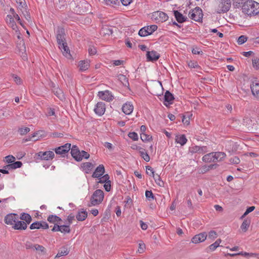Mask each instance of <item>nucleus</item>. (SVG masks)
Returning a JSON list of instances; mask_svg holds the SVG:
<instances>
[{
    "label": "nucleus",
    "instance_id": "23",
    "mask_svg": "<svg viewBox=\"0 0 259 259\" xmlns=\"http://www.w3.org/2000/svg\"><path fill=\"white\" fill-rule=\"evenodd\" d=\"M213 155L214 162L222 161L226 156V153L222 152H215Z\"/></svg>",
    "mask_w": 259,
    "mask_h": 259
},
{
    "label": "nucleus",
    "instance_id": "40",
    "mask_svg": "<svg viewBox=\"0 0 259 259\" xmlns=\"http://www.w3.org/2000/svg\"><path fill=\"white\" fill-rule=\"evenodd\" d=\"M99 178L100 180L98 182L100 183H107L110 182V181L109 180L110 177L108 174H106L104 175L102 177H100Z\"/></svg>",
    "mask_w": 259,
    "mask_h": 259
},
{
    "label": "nucleus",
    "instance_id": "53",
    "mask_svg": "<svg viewBox=\"0 0 259 259\" xmlns=\"http://www.w3.org/2000/svg\"><path fill=\"white\" fill-rule=\"evenodd\" d=\"M55 152L57 154H63L67 153V150L62 148V147H59L55 149Z\"/></svg>",
    "mask_w": 259,
    "mask_h": 259
},
{
    "label": "nucleus",
    "instance_id": "39",
    "mask_svg": "<svg viewBox=\"0 0 259 259\" xmlns=\"http://www.w3.org/2000/svg\"><path fill=\"white\" fill-rule=\"evenodd\" d=\"M138 34L141 36H146L149 35L147 28L146 26L142 28L139 30Z\"/></svg>",
    "mask_w": 259,
    "mask_h": 259
},
{
    "label": "nucleus",
    "instance_id": "56",
    "mask_svg": "<svg viewBox=\"0 0 259 259\" xmlns=\"http://www.w3.org/2000/svg\"><path fill=\"white\" fill-rule=\"evenodd\" d=\"M218 236L217 232L214 231H210L208 233V238L214 240Z\"/></svg>",
    "mask_w": 259,
    "mask_h": 259
},
{
    "label": "nucleus",
    "instance_id": "59",
    "mask_svg": "<svg viewBox=\"0 0 259 259\" xmlns=\"http://www.w3.org/2000/svg\"><path fill=\"white\" fill-rule=\"evenodd\" d=\"M145 249V245L144 243L141 242L139 244L138 252L140 253H143Z\"/></svg>",
    "mask_w": 259,
    "mask_h": 259
},
{
    "label": "nucleus",
    "instance_id": "2",
    "mask_svg": "<svg viewBox=\"0 0 259 259\" xmlns=\"http://www.w3.org/2000/svg\"><path fill=\"white\" fill-rule=\"evenodd\" d=\"M104 192L100 189L96 190L91 197L90 201L91 205L90 206H95L100 204L104 199Z\"/></svg>",
    "mask_w": 259,
    "mask_h": 259
},
{
    "label": "nucleus",
    "instance_id": "17",
    "mask_svg": "<svg viewBox=\"0 0 259 259\" xmlns=\"http://www.w3.org/2000/svg\"><path fill=\"white\" fill-rule=\"evenodd\" d=\"M189 150L190 152L192 153H198L203 154L207 152V147L206 146L200 147L198 146H195L191 147Z\"/></svg>",
    "mask_w": 259,
    "mask_h": 259
},
{
    "label": "nucleus",
    "instance_id": "30",
    "mask_svg": "<svg viewBox=\"0 0 259 259\" xmlns=\"http://www.w3.org/2000/svg\"><path fill=\"white\" fill-rule=\"evenodd\" d=\"M78 66L81 71H85L88 69L90 66L89 62L87 60L81 61L79 62Z\"/></svg>",
    "mask_w": 259,
    "mask_h": 259
},
{
    "label": "nucleus",
    "instance_id": "60",
    "mask_svg": "<svg viewBox=\"0 0 259 259\" xmlns=\"http://www.w3.org/2000/svg\"><path fill=\"white\" fill-rule=\"evenodd\" d=\"M252 65L253 67H255L256 68H259V59L256 58L252 60Z\"/></svg>",
    "mask_w": 259,
    "mask_h": 259
},
{
    "label": "nucleus",
    "instance_id": "34",
    "mask_svg": "<svg viewBox=\"0 0 259 259\" xmlns=\"http://www.w3.org/2000/svg\"><path fill=\"white\" fill-rule=\"evenodd\" d=\"M250 223V221L248 219H245L243 222V223L241 226V228L244 232H245L247 230V229L249 226Z\"/></svg>",
    "mask_w": 259,
    "mask_h": 259
},
{
    "label": "nucleus",
    "instance_id": "54",
    "mask_svg": "<svg viewBox=\"0 0 259 259\" xmlns=\"http://www.w3.org/2000/svg\"><path fill=\"white\" fill-rule=\"evenodd\" d=\"M128 136L134 141H137L138 140V134L135 132L129 133Z\"/></svg>",
    "mask_w": 259,
    "mask_h": 259
},
{
    "label": "nucleus",
    "instance_id": "25",
    "mask_svg": "<svg viewBox=\"0 0 259 259\" xmlns=\"http://www.w3.org/2000/svg\"><path fill=\"white\" fill-rule=\"evenodd\" d=\"M214 152H211L204 155L202 157V160L205 162H214Z\"/></svg>",
    "mask_w": 259,
    "mask_h": 259
},
{
    "label": "nucleus",
    "instance_id": "28",
    "mask_svg": "<svg viewBox=\"0 0 259 259\" xmlns=\"http://www.w3.org/2000/svg\"><path fill=\"white\" fill-rule=\"evenodd\" d=\"M88 216V212L85 210L78 211L76 218L79 221H83L85 220Z\"/></svg>",
    "mask_w": 259,
    "mask_h": 259
},
{
    "label": "nucleus",
    "instance_id": "37",
    "mask_svg": "<svg viewBox=\"0 0 259 259\" xmlns=\"http://www.w3.org/2000/svg\"><path fill=\"white\" fill-rule=\"evenodd\" d=\"M7 23L12 27L14 30H17V26L14 20V18H11V20H7Z\"/></svg>",
    "mask_w": 259,
    "mask_h": 259
},
{
    "label": "nucleus",
    "instance_id": "5",
    "mask_svg": "<svg viewBox=\"0 0 259 259\" xmlns=\"http://www.w3.org/2000/svg\"><path fill=\"white\" fill-rule=\"evenodd\" d=\"M152 18L158 22H163L168 19L167 14L161 11L155 12L152 14Z\"/></svg>",
    "mask_w": 259,
    "mask_h": 259
},
{
    "label": "nucleus",
    "instance_id": "31",
    "mask_svg": "<svg viewBox=\"0 0 259 259\" xmlns=\"http://www.w3.org/2000/svg\"><path fill=\"white\" fill-rule=\"evenodd\" d=\"M69 253V251L67 247L63 246L58 251L57 254L56 255V257H59L62 256L66 255Z\"/></svg>",
    "mask_w": 259,
    "mask_h": 259
},
{
    "label": "nucleus",
    "instance_id": "64",
    "mask_svg": "<svg viewBox=\"0 0 259 259\" xmlns=\"http://www.w3.org/2000/svg\"><path fill=\"white\" fill-rule=\"evenodd\" d=\"M188 65L190 67L192 68H195L199 67L198 63L196 62L193 61H190Z\"/></svg>",
    "mask_w": 259,
    "mask_h": 259
},
{
    "label": "nucleus",
    "instance_id": "61",
    "mask_svg": "<svg viewBox=\"0 0 259 259\" xmlns=\"http://www.w3.org/2000/svg\"><path fill=\"white\" fill-rule=\"evenodd\" d=\"M80 152V156L81 157V160L83 158H84L85 159H88L90 157V154L85 151L82 150Z\"/></svg>",
    "mask_w": 259,
    "mask_h": 259
},
{
    "label": "nucleus",
    "instance_id": "51",
    "mask_svg": "<svg viewBox=\"0 0 259 259\" xmlns=\"http://www.w3.org/2000/svg\"><path fill=\"white\" fill-rule=\"evenodd\" d=\"M146 174L149 176H152L154 178V171L153 168L150 166H146Z\"/></svg>",
    "mask_w": 259,
    "mask_h": 259
},
{
    "label": "nucleus",
    "instance_id": "46",
    "mask_svg": "<svg viewBox=\"0 0 259 259\" xmlns=\"http://www.w3.org/2000/svg\"><path fill=\"white\" fill-rule=\"evenodd\" d=\"M16 3L19 5V9H25L26 7V4L25 0H16Z\"/></svg>",
    "mask_w": 259,
    "mask_h": 259
},
{
    "label": "nucleus",
    "instance_id": "29",
    "mask_svg": "<svg viewBox=\"0 0 259 259\" xmlns=\"http://www.w3.org/2000/svg\"><path fill=\"white\" fill-rule=\"evenodd\" d=\"M117 78L124 86L127 87L129 85L128 78L126 77L125 75L120 74L118 75Z\"/></svg>",
    "mask_w": 259,
    "mask_h": 259
},
{
    "label": "nucleus",
    "instance_id": "18",
    "mask_svg": "<svg viewBox=\"0 0 259 259\" xmlns=\"http://www.w3.org/2000/svg\"><path fill=\"white\" fill-rule=\"evenodd\" d=\"M133 109V105L129 102L123 104L122 107V111L127 115L131 114L132 113Z\"/></svg>",
    "mask_w": 259,
    "mask_h": 259
},
{
    "label": "nucleus",
    "instance_id": "11",
    "mask_svg": "<svg viewBox=\"0 0 259 259\" xmlns=\"http://www.w3.org/2000/svg\"><path fill=\"white\" fill-rule=\"evenodd\" d=\"M207 235L206 232H203L195 235L192 238V242L194 243H198L204 241Z\"/></svg>",
    "mask_w": 259,
    "mask_h": 259
},
{
    "label": "nucleus",
    "instance_id": "16",
    "mask_svg": "<svg viewBox=\"0 0 259 259\" xmlns=\"http://www.w3.org/2000/svg\"><path fill=\"white\" fill-rule=\"evenodd\" d=\"M105 172V168L103 164L99 165L92 175L93 178H100Z\"/></svg>",
    "mask_w": 259,
    "mask_h": 259
},
{
    "label": "nucleus",
    "instance_id": "3",
    "mask_svg": "<svg viewBox=\"0 0 259 259\" xmlns=\"http://www.w3.org/2000/svg\"><path fill=\"white\" fill-rule=\"evenodd\" d=\"M217 13H225L229 11L231 7L230 0H218Z\"/></svg>",
    "mask_w": 259,
    "mask_h": 259
},
{
    "label": "nucleus",
    "instance_id": "15",
    "mask_svg": "<svg viewBox=\"0 0 259 259\" xmlns=\"http://www.w3.org/2000/svg\"><path fill=\"white\" fill-rule=\"evenodd\" d=\"M38 156L40 157L41 159L48 160L50 159H53L55 154L53 151H48L46 152H39L38 153Z\"/></svg>",
    "mask_w": 259,
    "mask_h": 259
},
{
    "label": "nucleus",
    "instance_id": "27",
    "mask_svg": "<svg viewBox=\"0 0 259 259\" xmlns=\"http://www.w3.org/2000/svg\"><path fill=\"white\" fill-rule=\"evenodd\" d=\"M187 141V139L184 135L177 136L176 137V142L180 144L181 146L184 145Z\"/></svg>",
    "mask_w": 259,
    "mask_h": 259
},
{
    "label": "nucleus",
    "instance_id": "55",
    "mask_svg": "<svg viewBox=\"0 0 259 259\" xmlns=\"http://www.w3.org/2000/svg\"><path fill=\"white\" fill-rule=\"evenodd\" d=\"M229 161L233 164H238L240 162V160L238 157L235 156L231 158Z\"/></svg>",
    "mask_w": 259,
    "mask_h": 259
},
{
    "label": "nucleus",
    "instance_id": "47",
    "mask_svg": "<svg viewBox=\"0 0 259 259\" xmlns=\"http://www.w3.org/2000/svg\"><path fill=\"white\" fill-rule=\"evenodd\" d=\"M30 130L29 127H24L19 128L18 132L21 135H24L29 132Z\"/></svg>",
    "mask_w": 259,
    "mask_h": 259
},
{
    "label": "nucleus",
    "instance_id": "33",
    "mask_svg": "<svg viewBox=\"0 0 259 259\" xmlns=\"http://www.w3.org/2000/svg\"><path fill=\"white\" fill-rule=\"evenodd\" d=\"M82 168L85 170L86 173H89L93 168V165L91 162H85L82 164Z\"/></svg>",
    "mask_w": 259,
    "mask_h": 259
},
{
    "label": "nucleus",
    "instance_id": "62",
    "mask_svg": "<svg viewBox=\"0 0 259 259\" xmlns=\"http://www.w3.org/2000/svg\"><path fill=\"white\" fill-rule=\"evenodd\" d=\"M89 53L90 55H95L97 53V50L94 46H90L89 49Z\"/></svg>",
    "mask_w": 259,
    "mask_h": 259
},
{
    "label": "nucleus",
    "instance_id": "43",
    "mask_svg": "<svg viewBox=\"0 0 259 259\" xmlns=\"http://www.w3.org/2000/svg\"><path fill=\"white\" fill-rule=\"evenodd\" d=\"M148 30L149 34H151L154 31H156L157 29V26L156 25H152L150 26H146Z\"/></svg>",
    "mask_w": 259,
    "mask_h": 259
},
{
    "label": "nucleus",
    "instance_id": "8",
    "mask_svg": "<svg viewBox=\"0 0 259 259\" xmlns=\"http://www.w3.org/2000/svg\"><path fill=\"white\" fill-rule=\"evenodd\" d=\"M59 47L63 53V54L67 58L70 59L71 57V55L70 53V50L67 46V44L66 41L62 42L59 44Z\"/></svg>",
    "mask_w": 259,
    "mask_h": 259
},
{
    "label": "nucleus",
    "instance_id": "24",
    "mask_svg": "<svg viewBox=\"0 0 259 259\" xmlns=\"http://www.w3.org/2000/svg\"><path fill=\"white\" fill-rule=\"evenodd\" d=\"M113 33L112 29L108 26H103L100 31V33L103 36H109Z\"/></svg>",
    "mask_w": 259,
    "mask_h": 259
},
{
    "label": "nucleus",
    "instance_id": "41",
    "mask_svg": "<svg viewBox=\"0 0 259 259\" xmlns=\"http://www.w3.org/2000/svg\"><path fill=\"white\" fill-rule=\"evenodd\" d=\"M141 139L143 142H147L152 139V136L145 133H141Z\"/></svg>",
    "mask_w": 259,
    "mask_h": 259
},
{
    "label": "nucleus",
    "instance_id": "1",
    "mask_svg": "<svg viewBox=\"0 0 259 259\" xmlns=\"http://www.w3.org/2000/svg\"><path fill=\"white\" fill-rule=\"evenodd\" d=\"M242 12L249 16L255 15L259 13V3L248 0L242 6Z\"/></svg>",
    "mask_w": 259,
    "mask_h": 259
},
{
    "label": "nucleus",
    "instance_id": "6",
    "mask_svg": "<svg viewBox=\"0 0 259 259\" xmlns=\"http://www.w3.org/2000/svg\"><path fill=\"white\" fill-rule=\"evenodd\" d=\"M19 219V216L16 213H10L5 217V223L7 225L14 226L15 223Z\"/></svg>",
    "mask_w": 259,
    "mask_h": 259
},
{
    "label": "nucleus",
    "instance_id": "21",
    "mask_svg": "<svg viewBox=\"0 0 259 259\" xmlns=\"http://www.w3.org/2000/svg\"><path fill=\"white\" fill-rule=\"evenodd\" d=\"M47 221L51 223H53L54 224H60V222H62V219L57 216L56 215H49L48 217Z\"/></svg>",
    "mask_w": 259,
    "mask_h": 259
},
{
    "label": "nucleus",
    "instance_id": "12",
    "mask_svg": "<svg viewBox=\"0 0 259 259\" xmlns=\"http://www.w3.org/2000/svg\"><path fill=\"white\" fill-rule=\"evenodd\" d=\"M95 112L99 116L102 115L105 111V105L103 102H98L94 109Z\"/></svg>",
    "mask_w": 259,
    "mask_h": 259
},
{
    "label": "nucleus",
    "instance_id": "58",
    "mask_svg": "<svg viewBox=\"0 0 259 259\" xmlns=\"http://www.w3.org/2000/svg\"><path fill=\"white\" fill-rule=\"evenodd\" d=\"M25 247L27 249H32L34 250L35 244H32L29 241H27L25 243Z\"/></svg>",
    "mask_w": 259,
    "mask_h": 259
},
{
    "label": "nucleus",
    "instance_id": "9",
    "mask_svg": "<svg viewBox=\"0 0 259 259\" xmlns=\"http://www.w3.org/2000/svg\"><path fill=\"white\" fill-rule=\"evenodd\" d=\"M175 99L173 95L168 91H166L164 96V105L168 107L170 104H172Z\"/></svg>",
    "mask_w": 259,
    "mask_h": 259
},
{
    "label": "nucleus",
    "instance_id": "10",
    "mask_svg": "<svg viewBox=\"0 0 259 259\" xmlns=\"http://www.w3.org/2000/svg\"><path fill=\"white\" fill-rule=\"evenodd\" d=\"M65 30L64 28L58 27L57 30L56 38L58 44H60L62 42L66 41L65 38Z\"/></svg>",
    "mask_w": 259,
    "mask_h": 259
},
{
    "label": "nucleus",
    "instance_id": "4",
    "mask_svg": "<svg viewBox=\"0 0 259 259\" xmlns=\"http://www.w3.org/2000/svg\"><path fill=\"white\" fill-rule=\"evenodd\" d=\"M202 11L201 8L196 7L189 13V17L195 21H200L202 18Z\"/></svg>",
    "mask_w": 259,
    "mask_h": 259
},
{
    "label": "nucleus",
    "instance_id": "36",
    "mask_svg": "<svg viewBox=\"0 0 259 259\" xmlns=\"http://www.w3.org/2000/svg\"><path fill=\"white\" fill-rule=\"evenodd\" d=\"M55 90H54L53 92L54 94L56 95V96L59 98L60 100H62L65 98L64 97V95L63 94V92L62 90L60 89H56Z\"/></svg>",
    "mask_w": 259,
    "mask_h": 259
},
{
    "label": "nucleus",
    "instance_id": "45",
    "mask_svg": "<svg viewBox=\"0 0 259 259\" xmlns=\"http://www.w3.org/2000/svg\"><path fill=\"white\" fill-rule=\"evenodd\" d=\"M233 5L235 7L239 8L241 7L242 4H244L246 0H233Z\"/></svg>",
    "mask_w": 259,
    "mask_h": 259
},
{
    "label": "nucleus",
    "instance_id": "44",
    "mask_svg": "<svg viewBox=\"0 0 259 259\" xmlns=\"http://www.w3.org/2000/svg\"><path fill=\"white\" fill-rule=\"evenodd\" d=\"M5 158L6 159V162L9 164L12 163L13 162L15 161L16 159L15 157L12 155L7 156L5 157Z\"/></svg>",
    "mask_w": 259,
    "mask_h": 259
},
{
    "label": "nucleus",
    "instance_id": "22",
    "mask_svg": "<svg viewBox=\"0 0 259 259\" xmlns=\"http://www.w3.org/2000/svg\"><path fill=\"white\" fill-rule=\"evenodd\" d=\"M252 94L257 98L259 97V83H254L250 85Z\"/></svg>",
    "mask_w": 259,
    "mask_h": 259
},
{
    "label": "nucleus",
    "instance_id": "32",
    "mask_svg": "<svg viewBox=\"0 0 259 259\" xmlns=\"http://www.w3.org/2000/svg\"><path fill=\"white\" fill-rule=\"evenodd\" d=\"M139 149L142 150L140 151V156L147 162L149 161L150 157L147 152H145V150L142 149L141 147H139Z\"/></svg>",
    "mask_w": 259,
    "mask_h": 259
},
{
    "label": "nucleus",
    "instance_id": "57",
    "mask_svg": "<svg viewBox=\"0 0 259 259\" xmlns=\"http://www.w3.org/2000/svg\"><path fill=\"white\" fill-rule=\"evenodd\" d=\"M69 0H59V7L60 9H62L67 5V3Z\"/></svg>",
    "mask_w": 259,
    "mask_h": 259
},
{
    "label": "nucleus",
    "instance_id": "49",
    "mask_svg": "<svg viewBox=\"0 0 259 259\" xmlns=\"http://www.w3.org/2000/svg\"><path fill=\"white\" fill-rule=\"evenodd\" d=\"M11 165L13 169H15L18 168H20L22 165V163L21 161H18L13 162L11 163Z\"/></svg>",
    "mask_w": 259,
    "mask_h": 259
},
{
    "label": "nucleus",
    "instance_id": "35",
    "mask_svg": "<svg viewBox=\"0 0 259 259\" xmlns=\"http://www.w3.org/2000/svg\"><path fill=\"white\" fill-rule=\"evenodd\" d=\"M71 231L70 229V226L68 225H62L60 224V232L63 233H69Z\"/></svg>",
    "mask_w": 259,
    "mask_h": 259
},
{
    "label": "nucleus",
    "instance_id": "48",
    "mask_svg": "<svg viewBox=\"0 0 259 259\" xmlns=\"http://www.w3.org/2000/svg\"><path fill=\"white\" fill-rule=\"evenodd\" d=\"M155 181L156 183L160 187H163L164 186V183L161 180L160 177L159 175H157L156 177L154 178Z\"/></svg>",
    "mask_w": 259,
    "mask_h": 259
},
{
    "label": "nucleus",
    "instance_id": "50",
    "mask_svg": "<svg viewBox=\"0 0 259 259\" xmlns=\"http://www.w3.org/2000/svg\"><path fill=\"white\" fill-rule=\"evenodd\" d=\"M247 40V37L245 35H241L239 37L237 42L239 45H242Z\"/></svg>",
    "mask_w": 259,
    "mask_h": 259
},
{
    "label": "nucleus",
    "instance_id": "63",
    "mask_svg": "<svg viewBox=\"0 0 259 259\" xmlns=\"http://www.w3.org/2000/svg\"><path fill=\"white\" fill-rule=\"evenodd\" d=\"M74 218H75L74 215L72 214H70V215H69L67 218V221H68L67 225L70 226L72 223V221L74 220Z\"/></svg>",
    "mask_w": 259,
    "mask_h": 259
},
{
    "label": "nucleus",
    "instance_id": "26",
    "mask_svg": "<svg viewBox=\"0 0 259 259\" xmlns=\"http://www.w3.org/2000/svg\"><path fill=\"white\" fill-rule=\"evenodd\" d=\"M19 219L22 220V221H24L25 223H26V224H29L32 221V218L30 215L28 213L24 212L21 214V215Z\"/></svg>",
    "mask_w": 259,
    "mask_h": 259
},
{
    "label": "nucleus",
    "instance_id": "20",
    "mask_svg": "<svg viewBox=\"0 0 259 259\" xmlns=\"http://www.w3.org/2000/svg\"><path fill=\"white\" fill-rule=\"evenodd\" d=\"M174 14L176 20L180 23H183L187 20V18L186 17L184 16L177 10L174 11Z\"/></svg>",
    "mask_w": 259,
    "mask_h": 259
},
{
    "label": "nucleus",
    "instance_id": "38",
    "mask_svg": "<svg viewBox=\"0 0 259 259\" xmlns=\"http://www.w3.org/2000/svg\"><path fill=\"white\" fill-rule=\"evenodd\" d=\"M34 250L40 251L41 254H45L46 253V248L43 246L39 244H35Z\"/></svg>",
    "mask_w": 259,
    "mask_h": 259
},
{
    "label": "nucleus",
    "instance_id": "52",
    "mask_svg": "<svg viewBox=\"0 0 259 259\" xmlns=\"http://www.w3.org/2000/svg\"><path fill=\"white\" fill-rule=\"evenodd\" d=\"M145 195L146 198L150 200L151 199H154V196L151 191L146 190L145 192Z\"/></svg>",
    "mask_w": 259,
    "mask_h": 259
},
{
    "label": "nucleus",
    "instance_id": "13",
    "mask_svg": "<svg viewBox=\"0 0 259 259\" xmlns=\"http://www.w3.org/2000/svg\"><path fill=\"white\" fill-rule=\"evenodd\" d=\"M71 154L72 156L77 161L81 160V157L80 156L81 152L78 149V148L73 145L71 149Z\"/></svg>",
    "mask_w": 259,
    "mask_h": 259
},
{
    "label": "nucleus",
    "instance_id": "19",
    "mask_svg": "<svg viewBox=\"0 0 259 259\" xmlns=\"http://www.w3.org/2000/svg\"><path fill=\"white\" fill-rule=\"evenodd\" d=\"M12 227L15 230H25L27 228V226L26 223L24 221H19L18 219L15 223L14 226Z\"/></svg>",
    "mask_w": 259,
    "mask_h": 259
},
{
    "label": "nucleus",
    "instance_id": "14",
    "mask_svg": "<svg viewBox=\"0 0 259 259\" xmlns=\"http://www.w3.org/2000/svg\"><path fill=\"white\" fill-rule=\"evenodd\" d=\"M146 57L148 61H155L159 58L160 55L155 51H147Z\"/></svg>",
    "mask_w": 259,
    "mask_h": 259
},
{
    "label": "nucleus",
    "instance_id": "42",
    "mask_svg": "<svg viewBox=\"0 0 259 259\" xmlns=\"http://www.w3.org/2000/svg\"><path fill=\"white\" fill-rule=\"evenodd\" d=\"M41 228V222L36 221L32 224H31L30 226V229L31 230L33 229H38Z\"/></svg>",
    "mask_w": 259,
    "mask_h": 259
},
{
    "label": "nucleus",
    "instance_id": "7",
    "mask_svg": "<svg viewBox=\"0 0 259 259\" xmlns=\"http://www.w3.org/2000/svg\"><path fill=\"white\" fill-rule=\"evenodd\" d=\"M98 96L102 100L110 102L113 99V96L112 95L111 92L108 90L105 91H100L98 92Z\"/></svg>",
    "mask_w": 259,
    "mask_h": 259
}]
</instances>
